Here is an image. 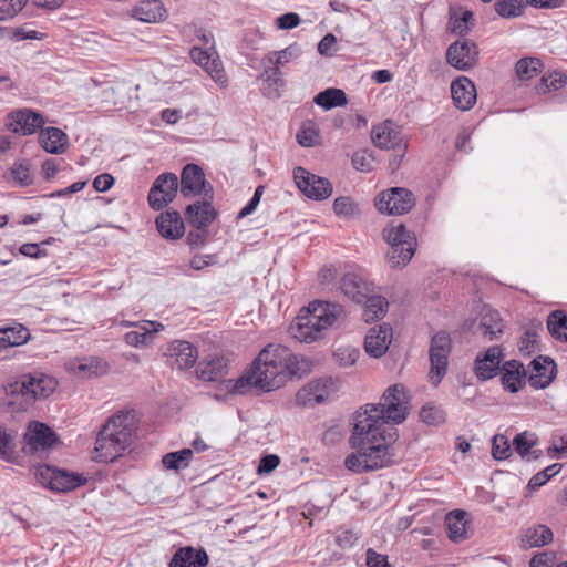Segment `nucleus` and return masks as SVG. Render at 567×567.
<instances>
[{"label": "nucleus", "instance_id": "f257e3e1", "mask_svg": "<svg viewBox=\"0 0 567 567\" xmlns=\"http://www.w3.org/2000/svg\"><path fill=\"white\" fill-rule=\"evenodd\" d=\"M396 437L394 429H383L365 411H357L349 437L353 452L344 460L346 468L361 474L391 466L395 456L392 444Z\"/></svg>", "mask_w": 567, "mask_h": 567}, {"label": "nucleus", "instance_id": "f03ea898", "mask_svg": "<svg viewBox=\"0 0 567 567\" xmlns=\"http://www.w3.org/2000/svg\"><path fill=\"white\" fill-rule=\"evenodd\" d=\"M309 371V361L293 354L287 347L270 343L254 360L251 367L236 381L234 392L244 394L246 386L262 391L281 388L291 377Z\"/></svg>", "mask_w": 567, "mask_h": 567}, {"label": "nucleus", "instance_id": "7ed1b4c3", "mask_svg": "<svg viewBox=\"0 0 567 567\" xmlns=\"http://www.w3.org/2000/svg\"><path fill=\"white\" fill-rule=\"evenodd\" d=\"M137 430L136 414L122 411L111 416L99 431L92 458L96 462H114L133 443Z\"/></svg>", "mask_w": 567, "mask_h": 567}, {"label": "nucleus", "instance_id": "20e7f679", "mask_svg": "<svg viewBox=\"0 0 567 567\" xmlns=\"http://www.w3.org/2000/svg\"><path fill=\"white\" fill-rule=\"evenodd\" d=\"M56 386V379L45 373L35 371L22 374L4 386L0 409L7 413L25 412L37 400L50 396Z\"/></svg>", "mask_w": 567, "mask_h": 567}, {"label": "nucleus", "instance_id": "39448f33", "mask_svg": "<svg viewBox=\"0 0 567 567\" xmlns=\"http://www.w3.org/2000/svg\"><path fill=\"white\" fill-rule=\"evenodd\" d=\"M346 311L342 306L329 301L316 300L300 310L292 321L289 332L300 342L312 343L324 336V332L343 321Z\"/></svg>", "mask_w": 567, "mask_h": 567}, {"label": "nucleus", "instance_id": "423d86ee", "mask_svg": "<svg viewBox=\"0 0 567 567\" xmlns=\"http://www.w3.org/2000/svg\"><path fill=\"white\" fill-rule=\"evenodd\" d=\"M410 396L404 385L393 384L383 393L380 403L365 404L358 411H365L383 429L386 424H401L409 415Z\"/></svg>", "mask_w": 567, "mask_h": 567}, {"label": "nucleus", "instance_id": "0eeeda50", "mask_svg": "<svg viewBox=\"0 0 567 567\" xmlns=\"http://www.w3.org/2000/svg\"><path fill=\"white\" fill-rule=\"evenodd\" d=\"M383 238L390 245L389 264L392 268L406 266L414 256L416 238L403 224H391L383 230Z\"/></svg>", "mask_w": 567, "mask_h": 567}, {"label": "nucleus", "instance_id": "6e6552de", "mask_svg": "<svg viewBox=\"0 0 567 567\" xmlns=\"http://www.w3.org/2000/svg\"><path fill=\"white\" fill-rule=\"evenodd\" d=\"M451 351V339L446 332L436 333L431 341L430 354V380L436 386L446 373L449 354Z\"/></svg>", "mask_w": 567, "mask_h": 567}, {"label": "nucleus", "instance_id": "1a4fd4ad", "mask_svg": "<svg viewBox=\"0 0 567 567\" xmlns=\"http://www.w3.org/2000/svg\"><path fill=\"white\" fill-rule=\"evenodd\" d=\"M25 453L38 454L48 452L59 443L58 434L45 423L32 421L24 433Z\"/></svg>", "mask_w": 567, "mask_h": 567}, {"label": "nucleus", "instance_id": "9d476101", "mask_svg": "<svg viewBox=\"0 0 567 567\" xmlns=\"http://www.w3.org/2000/svg\"><path fill=\"white\" fill-rule=\"evenodd\" d=\"M178 178L174 173H163L154 181L147 196L150 206L161 210L173 202L178 192Z\"/></svg>", "mask_w": 567, "mask_h": 567}, {"label": "nucleus", "instance_id": "9b49d317", "mask_svg": "<svg viewBox=\"0 0 567 567\" xmlns=\"http://www.w3.org/2000/svg\"><path fill=\"white\" fill-rule=\"evenodd\" d=\"M375 206L382 214L401 215L414 206V198L410 190L395 187L382 192L375 199Z\"/></svg>", "mask_w": 567, "mask_h": 567}, {"label": "nucleus", "instance_id": "f8f14e48", "mask_svg": "<svg viewBox=\"0 0 567 567\" xmlns=\"http://www.w3.org/2000/svg\"><path fill=\"white\" fill-rule=\"evenodd\" d=\"M293 178L298 188L311 199L322 200L332 193V185L327 178L311 174L303 167L293 169Z\"/></svg>", "mask_w": 567, "mask_h": 567}, {"label": "nucleus", "instance_id": "ddd939ff", "mask_svg": "<svg viewBox=\"0 0 567 567\" xmlns=\"http://www.w3.org/2000/svg\"><path fill=\"white\" fill-rule=\"evenodd\" d=\"M181 193L184 197L203 195L204 198L213 199V187L198 165L184 166L181 174Z\"/></svg>", "mask_w": 567, "mask_h": 567}, {"label": "nucleus", "instance_id": "4468645a", "mask_svg": "<svg viewBox=\"0 0 567 567\" xmlns=\"http://www.w3.org/2000/svg\"><path fill=\"white\" fill-rule=\"evenodd\" d=\"M478 60V48L470 39L453 42L446 50L447 63L456 70L468 71Z\"/></svg>", "mask_w": 567, "mask_h": 567}, {"label": "nucleus", "instance_id": "2eb2a0df", "mask_svg": "<svg viewBox=\"0 0 567 567\" xmlns=\"http://www.w3.org/2000/svg\"><path fill=\"white\" fill-rule=\"evenodd\" d=\"M468 329L482 340L492 341L503 333L504 323L496 310L488 306H483L477 318Z\"/></svg>", "mask_w": 567, "mask_h": 567}, {"label": "nucleus", "instance_id": "dca6fc26", "mask_svg": "<svg viewBox=\"0 0 567 567\" xmlns=\"http://www.w3.org/2000/svg\"><path fill=\"white\" fill-rule=\"evenodd\" d=\"M332 379H318L300 389L296 395V403L302 406H313L323 403L334 392Z\"/></svg>", "mask_w": 567, "mask_h": 567}, {"label": "nucleus", "instance_id": "f3484780", "mask_svg": "<svg viewBox=\"0 0 567 567\" xmlns=\"http://www.w3.org/2000/svg\"><path fill=\"white\" fill-rule=\"evenodd\" d=\"M33 475L39 484L53 492L71 491V473L68 471L42 464L33 468Z\"/></svg>", "mask_w": 567, "mask_h": 567}, {"label": "nucleus", "instance_id": "a211bd4d", "mask_svg": "<svg viewBox=\"0 0 567 567\" xmlns=\"http://www.w3.org/2000/svg\"><path fill=\"white\" fill-rule=\"evenodd\" d=\"M557 365L549 357L539 355L528 365V382L535 389L547 388L556 378Z\"/></svg>", "mask_w": 567, "mask_h": 567}, {"label": "nucleus", "instance_id": "6ab92c4d", "mask_svg": "<svg viewBox=\"0 0 567 567\" xmlns=\"http://www.w3.org/2000/svg\"><path fill=\"white\" fill-rule=\"evenodd\" d=\"M371 138L375 146L380 148H396L403 156L406 144L403 143L401 132L391 121H384L373 126Z\"/></svg>", "mask_w": 567, "mask_h": 567}, {"label": "nucleus", "instance_id": "aec40b11", "mask_svg": "<svg viewBox=\"0 0 567 567\" xmlns=\"http://www.w3.org/2000/svg\"><path fill=\"white\" fill-rule=\"evenodd\" d=\"M373 284L357 272H347L340 280L342 293L357 303L364 301L373 292Z\"/></svg>", "mask_w": 567, "mask_h": 567}, {"label": "nucleus", "instance_id": "412c9836", "mask_svg": "<svg viewBox=\"0 0 567 567\" xmlns=\"http://www.w3.org/2000/svg\"><path fill=\"white\" fill-rule=\"evenodd\" d=\"M10 123L8 127L13 133H21L22 135H31L38 128L42 127L45 123L42 114L22 109L9 114Z\"/></svg>", "mask_w": 567, "mask_h": 567}, {"label": "nucleus", "instance_id": "4be33fe9", "mask_svg": "<svg viewBox=\"0 0 567 567\" xmlns=\"http://www.w3.org/2000/svg\"><path fill=\"white\" fill-rule=\"evenodd\" d=\"M391 339L392 328L388 323L369 329L364 340L365 352L373 358L382 357L389 349Z\"/></svg>", "mask_w": 567, "mask_h": 567}, {"label": "nucleus", "instance_id": "5701e85b", "mask_svg": "<svg viewBox=\"0 0 567 567\" xmlns=\"http://www.w3.org/2000/svg\"><path fill=\"white\" fill-rule=\"evenodd\" d=\"M451 95L454 105L461 111L471 110L476 103V89L466 76H460L451 84Z\"/></svg>", "mask_w": 567, "mask_h": 567}, {"label": "nucleus", "instance_id": "b1692460", "mask_svg": "<svg viewBox=\"0 0 567 567\" xmlns=\"http://www.w3.org/2000/svg\"><path fill=\"white\" fill-rule=\"evenodd\" d=\"M124 324L136 328L124 336L125 342L135 348L148 344L152 341L154 333L164 328V326L157 321L125 322Z\"/></svg>", "mask_w": 567, "mask_h": 567}, {"label": "nucleus", "instance_id": "393cba45", "mask_svg": "<svg viewBox=\"0 0 567 567\" xmlns=\"http://www.w3.org/2000/svg\"><path fill=\"white\" fill-rule=\"evenodd\" d=\"M502 350L494 346L483 353L477 354L475 359V374L481 380L492 379L499 369L502 360Z\"/></svg>", "mask_w": 567, "mask_h": 567}, {"label": "nucleus", "instance_id": "a878e982", "mask_svg": "<svg viewBox=\"0 0 567 567\" xmlns=\"http://www.w3.org/2000/svg\"><path fill=\"white\" fill-rule=\"evenodd\" d=\"M166 354L171 357L172 365L178 369H189L197 360V350L188 341L175 340L169 343Z\"/></svg>", "mask_w": 567, "mask_h": 567}, {"label": "nucleus", "instance_id": "bb28decb", "mask_svg": "<svg viewBox=\"0 0 567 567\" xmlns=\"http://www.w3.org/2000/svg\"><path fill=\"white\" fill-rule=\"evenodd\" d=\"M155 224L161 236L169 240H176L185 233L183 219L175 210L162 213Z\"/></svg>", "mask_w": 567, "mask_h": 567}, {"label": "nucleus", "instance_id": "cd10ccee", "mask_svg": "<svg viewBox=\"0 0 567 567\" xmlns=\"http://www.w3.org/2000/svg\"><path fill=\"white\" fill-rule=\"evenodd\" d=\"M210 198L194 203L186 208V218L196 228H206L216 217Z\"/></svg>", "mask_w": 567, "mask_h": 567}, {"label": "nucleus", "instance_id": "c85d7f7f", "mask_svg": "<svg viewBox=\"0 0 567 567\" xmlns=\"http://www.w3.org/2000/svg\"><path fill=\"white\" fill-rule=\"evenodd\" d=\"M166 9L159 0H143L132 9V17L138 21L156 23L165 19Z\"/></svg>", "mask_w": 567, "mask_h": 567}, {"label": "nucleus", "instance_id": "c756f323", "mask_svg": "<svg viewBox=\"0 0 567 567\" xmlns=\"http://www.w3.org/2000/svg\"><path fill=\"white\" fill-rule=\"evenodd\" d=\"M207 564L208 555L204 549L184 547L174 554L169 567H204Z\"/></svg>", "mask_w": 567, "mask_h": 567}, {"label": "nucleus", "instance_id": "7c9ffc66", "mask_svg": "<svg viewBox=\"0 0 567 567\" xmlns=\"http://www.w3.org/2000/svg\"><path fill=\"white\" fill-rule=\"evenodd\" d=\"M109 363L100 357H84L76 363L73 362V374L80 378H93L105 374Z\"/></svg>", "mask_w": 567, "mask_h": 567}, {"label": "nucleus", "instance_id": "2f4dec72", "mask_svg": "<svg viewBox=\"0 0 567 567\" xmlns=\"http://www.w3.org/2000/svg\"><path fill=\"white\" fill-rule=\"evenodd\" d=\"M525 377L526 370L523 363L511 360L503 365L502 384L506 390L513 393L517 392L522 388Z\"/></svg>", "mask_w": 567, "mask_h": 567}, {"label": "nucleus", "instance_id": "473e14b6", "mask_svg": "<svg viewBox=\"0 0 567 567\" xmlns=\"http://www.w3.org/2000/svg\"><path fill=\"white\" fill-rule=\"evenodd\" d=\"M228 373V363L224 357L210 355L200 364L199 378L204 381L216 382Z\"/></svg>", "mask_w": 567, "mask_h": 567}, {"label": "nucleus", "instance_id": "72a5a7b5", "mask_svg": "<svg viewBox=\"0 0 567 567\" xmlns=\"http://www.w3.org/2000/svg\"><path fill=\"white\" fill-rule=\"evenodd\" d=\"M38 138L48 153L58 154L63 151L68 136L56 127H47L40 131Z\"/></svg>", "mask_w": 567, "mask_h": 567}, {"label": "nucleus", "instance_id": "f704fd0d", "mask_svg": "<svg viewBox=\"0 0 567 567\" xmlns=\"http://www.w3.org/2000/svg\"><path fill=\"white\" fill-rule=\"evenodd\" d=\"M29 330L21 323H16L11 327L0 328L1 349L24 344L29 340Z\"/></svg>", "mask_w": 567, "mask_h": 567}, {"label": "nucleus", "instance_id": "c9c22d12", "mask_svg": "<svg viewBox=\"0 0 567 567\" xmlns=\"http://www.w3.org/2000/svg\"><path fill=\"white\" fill-rule=\"evenodd\" d=\"M262 66L264 72L261 73L260 78L267 83L265 95L268 97H279V87L285 85L281 71L270 63H266L264 59Z\"/></svg>", "mask_w": 567, "mask_h": 567}, {"label": "nucleus", "instance_id": "e433bc0d", "mask_svg": "<svg viewBox=\"0 0 567 567\" xmlns=\"http://www.w3.org/2000/svg\"><path fill=\"white\" fill-rule=\"evenodd\" d=\"M364 305L363 318L365 322L379 320L388 312L389 303L382 296L369 293V297L364 298L362 302Z\"/></svg>", "mask_w": 567, "mask_h": 567}, {"label": "nucleus", "instance_id": "4c0bfd02", "mask_svg": "<svg viewBox=\"0 0 567 567\" xmlns=\"http://www.w3.org/2000/svg\"><path fill=\"white\" fill-rule=\"evenodd\" d=\"M302 55V49L298 43H292L280 51L268 53L264 60L266 63L278 68L279 70L286 64L299 59Z\"/></svg>", "mask_w": 567, "mask_h": 567}, {"label": "nucleus", "instance_id": "58836bf2", "mask_svg": "<svg viewBox=\"0 0 567 567\" xmlns=\"http://www.w3.org/2000/svg\"><path fill=\"white\" fill-rule=\"evenodd\" d=\"M553 540V532L545 525H538L533 528H528L523 538V546L526 548L542 547Z\"/></svg>", "mask_w": 567, "mask_h": 567}, {"label": "nucleus", "instance_id": "ea45409f", "mask_svg": "<svg viewBox=\"0 0 567 567\" xmlns=\"http://www.w3.org/2000/svg\"><path fill=\"white\" fill-rule=\"evenodd\" d=\"M313 101L324 110L344 106L348 102L346 93L342 90L334 87H330L318 93Z\"/></svg>", "mask_w": 567, "mask_h": 567}, {"label": "nucleus", "instance_id": "a19ab883", "mask_svg": "<svg viewBox=\"0 0 567 567\" xmlns=\"http://www.w3.org/2000/svg\"><path fill=\"white\" fill-rule=\"evenodd\" d=\"M465 515L464 511L450 512L445 517V525L449 532V537L453 542H460L465 535Z\"/></svg>", "mask_w": 567, "mask_h": 567}, {"label": "nucleus", "instance_id": "79ce46f5", "mask_svg": "<svg viewBox=\"0 0 567 567\" xmlns=\"http://www.w3.org/2000/svg\"><path fill=\"white\" fill-rule=\"evenodd\" d=\"M536 436L533 433L523 432L516 435L514 439V449L515 451L525 460H536L539 456L538 451L532 450L536 444Z\"/></svg>", "mask_w": 567, "mask_h": 567}, {"label": "nucleus", "instance_id": "37998d69", "mask_svg": "<svg viewBox=\"0 0 567 567\" xmlns=\"http://www.w3.org/2000/svg\"><path fill=\"white\" fill-rule=\"evenodd\" d=\"M547 329L555 339L567 342V315L563 310L550 312Z\"/></svg>", "mask_w": 567, "mask_h": 567}, {"label": "nucleus", "instance_id": "c03bdc74", "mask_svg": "<svg viewBox=\"0 0 567 567\" xmlns=\"http://www.w3.org/2000/svg\"><path fill=\"white\" fill-rule=\"evenodd\" d=\"M297 142L305 147H311L320 142L318 124L311 120L305 121L297 133Z\"/></svg>", "mask_w": 567, "mask_h": 567}, {"label": "nucleus", "instance_id": "a18cd8bd", "mask_svg": "<svg viewBox=\"0 0 567 567\" xmlns=\"http://www.w3.org/2000/svg\"><path fill=\"white\" fill-rule=\"evenodd\" d=\"M193 457V450L183 449L176 452L167 453L163 456L162 463L168 470H182L189 465Z\"/></svg>", "mask_w": 567, "mask_h": 567}, {"label": "nucleus", "instance_id": "49530a36", "mask_svg": "<svg viewBox=\"0 0 567 567\" xmlns=\"http://www.w3.org/2000/svg\"><path fill=\"white\" fill-rule=\"evenodd\" d=\"M543 68V63L536 58H524L516 63V74L519 80L527 81L537 76Z\"/></svg>", "mask_w": 567, "mask_h": 567}, {"label": "nucleus", "instance_id": "de8ad7c7", "mask_svg": "<svg viewBox=\"0 0 567 567\" xmlns=\"http://www.w3.org/2000/svg\"><path fill=\"white\" fill-rule=\"evenodd\" d=\"M494 9L499 17L513 19L523 14L525 4L522 0H497Z\"/></svg>", "mask_w": 567, "mask_h": 567}, {"label": "nucleus", "instance_id": "09e8293b", "mask_svg": "<svg viewBox=\"0 0 567 567\" xmlns=\"http://www.w3.org/2000/svg\"><path fill=\"white\" fill-rule=\"evenodd\" d=\"M205 71L218 86L223 89L228 86V76L225 72L223 62L218 56H215L209 61L205 68Z\"/></svg>", "mask_w": 567, "mask_h": 567}, {"label": "nucleus", "instance_id": "8fccbe9b", "mask_svg": "<svg viewBox=\"0 0 567 567\" xmlns=\"http://www.w3.org/2000/svg\"><path fill=\"white\" fill-rule=\"evenodd\" d=\"M359 357H360L359 349L351 347V346L339 347L333 352V358H334L336 362L340 367H343V368H348V367L355 364Z\"/></svg>", "mask_w": 567, "mask_h": 567}, {"label": "nucleus", "instance_id": "3c124183", "mask_svg": "<svg viewBox=\"0 0 567 567\" xmlns=\"http://www.w3.org/2000/svg\"><path fill=\"white\" fill-rule=\"evenodd\" d=\"M333 210L337 216L351 218L359 214V206L350 197H338L333 202Z\"/></svg>", "mask_w": 567, "mask_h": 567}, {"label": "nucleus", "instance_id": "603ef678", "mask_svg": "<svg viewBox=\"0 0 567 567\" xmlns=\"http://www.w3.org/2000/svg\"><path fill=\"white\" fill-rule=\"evenodd\" d=\"M567 83V74L561 72H554L548 78L543 76L537 86L538 92L546 93L548 91H556L561 89Z\"/></svg>", "mask_w": 567, "mask_h": 567}, {"label": "nucleus", "instance_id": "864d4df0", "mask_svg": "<svg viewBox=\"0 0 567 567\" xmlns=\"http://www.w3.org/2000/svg\"><path fill=\"white\" fill-rule=\"evenodd\" d=\"M561 471V465L558 463L547 466L544 471L535 474L528 483L532 489L543 486L549 478L554 477Z\"/></svg>", "mask_w": 567, "mask_h": 567}, {"label": "nucleus", "instance_id": "5fc2aeb1", "mask_svg": "<svg viewBox=\"0 0 567 567\" xmlns=\"http://www.w3.org/2000/svg\"><path fill=\"white\" fill-rule=\"evenodd\" d=\"M421 420L430 425H439L445 421L444 412L435 405H424L420 411Z\"/></svg>", "mask_w": 567, "mask_h": 567}, {"label": "nucleus", "instance_id": "6e6d98bb", "mask_svg": "<svg viewBox=\"0 0 567 567\" xmlns=\"http://www.w3.org/2000/svg\"><path fill=\"white\" fill-rule=\"evenodd\" d=\"M28 0H0V20L16 17L27 4Z\"/></svg>", "mask_w": 567, "mask_h": 567}, {"label": "nucleus", "instance_id": "4d7b16f0", "mask_svg": "<svg viewBox=\"0 0 567 567\" xmlns=\"http://www.w3.org/2000/svg\"><path fill=\"white\" fill-rule=\"evenodd\" d=\"M473 21V13L464 11L461 17H452L450 21V30L454 34L463 35L470 30V24Z\"/></svg>", "mask_w": 567, "mask_h": 567}, {"label": "nucleus", "instance_id": "13d9d810", "mask_svg": "<svg viewBox=\"0 0 567 567\" xmlns=\"http://www.w3.org/2000/svg\"><path fill=\"white\" fill-rule=\"evenodd\" d=\"M10 175L16 183L23 187L31 185L33 182L29 166L23 163H14L10 168Z\"/></svg>", "mask_w": 567, "mask_h": 567}, {"label": "nucleus", "instance_id": "bf43d9fd", "mask_svg": "<svg viewBox=\"0 0 567 567\" xmlns=\"http://www.w3.org/2000/svg\"><path fill=\"white\" fill-rule=\"evenodd\" d=\"M538 332L536 329L525 331L519 342L520 352L530 355L538 350Z\"/></svg>", "mask_w": 567, "mask_h": 567}, {"label": "nucleus", "instance_id": "052dcab7", "mask_svg": "<svg viewBox=\"0 0 567 567\" xmlns=\"http://www.w3.org/2000/svg\"><path fill=\"white\" fill-rule=\"evenodd\" d=\"M511 445L504 435H495L493 439L492 455L496 460H506L509 456Z\"/></svg>", "mask_w": 567, "mask_h": 567}, {"label": "nucleus", "instance_id": "680f3d73", "mask_svg": "<svg viewBox=\"0 0 567 567\" xmlns=\"http://www.w3.org/2000/svg\"><path fill=\"white\" fill-rule=\"evenodd\" d=\"M372 156L365 151L357 152L352 156V165L361 172H369L372 168Z\"/></svg>", "mask_w": 567, "mask_h": 567}, {"label": "nucleus", "instance_id": "e2e57ef3", "mask_svg": "<svg viewBox=\"0 0 567 567\" xmlns=\"http://www.w3.org/2000/svg\"><path fill=\"white\" fill-rule=\"evenodd\" d=\"M300 24V17L295 12L285 13L276 19V25L281 30H289Z\"/></svg>", "mask_w": 567, "mask_h": 567}, {"label": "nucleus", "instance_id": "0e129e2a", "mask_svg": "<svg viewBox=\"0 0 567 567\" xmlns=\"http://www.w3.org/2000/svg\"><path fill=\"white\" fill-rule=\"evenodd\" d=\"M337 38L332 33L326 34L318 44L321 55L332 56L336 52Z\"/></svg>", "mask_w": 567, "mask_h": 567}, {"label": "nucleus", "instance_id": "69168bd1", "mask_svg": "<svg viewBox=\"0 0 567 567\" xmlns=\"http://www.w3.org/2000/svg\"><path fill=\"white\" fill-rule=\"evenodd\" d=\"M280 463V460L275 454H269L264 457H261L259 465H258V473L259 474H269L271 473Z\"/></svg>", "mask_w": 567, "mask_h": 567}, {"label": "nucleus", "instance_id": "338daca9", "mask_svg": "<svg viewBox=\"0 0 567 567\" xmlns=\"http://www.w3.org/2000/svg\"><path fill=\"white\" fill-rule=\"evenodd\" d=\"M367 565L368 567H391L386 556L378 554L373 549L367 550Z\"/></svg>", "mask_w": 567, "mask_h": 567}, {"label": "nucleus", "instance_id": "774afa93", "mask_svg": "<svg viewBox=\"0 0 567 567\" xmlns=\"http://www.w3.org/2000/svg\"><path fill=\"white\" fill-rule=\"evenodd\" d=\"M553 564L554 554L548 551L535 555L529 561L530 567H551Z\"/></svg>", "mask_w": 567, "mask_h": 567}]
</instances>
